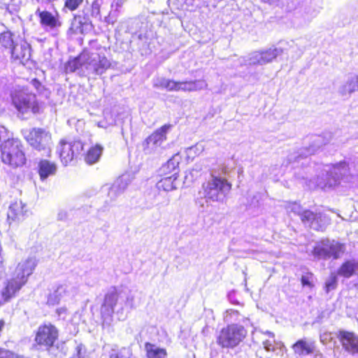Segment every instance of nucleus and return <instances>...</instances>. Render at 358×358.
I'll list each match as a JSON object with an SVG mask.
<instances>
[{"instance_id": "nucleus-1", "label": "nucleus", "mask_w": 358, "mask_h": 358, "mask_svg": "<svg viewBox=\"0 0 358 358\" xmlns=\"http://www.w3.org/2000/svg\"><path fill=\"white\" fill-rule=\"evenodd\" d=\"M105 52V48H99L98 52L82 53L67 63L66 71L77 72L83 76L101 75L110 66V62L106 58Z\"/></svg>"}, {"instance_id": "nucleus-2", "label": "nucleus", "mask_w": 358, "mask_h": 358, "mask_svg": "<svg viewBox=\"0 0 358 358\" xmlns=\"http://www.w3.org/2000/svg\"><path fill=\"white\" fill-rule=\"evenodd\" d=\"M134 306V297L131 294L117 292L115 289L109 290L104 296L101 306V315L103 324H110L113 315L116 314L120 320L126 319L128 313Z\"/></svg>"}, {"instance_id": "nucleus-3", "label": "nucleus", "mask_w": 358, "mask_h": 358, "mask_svg": "<svg viewBox=\"0 0 358 358\" xmlns=\"http://www.w3.org/2000/svg\"><path fill=\"white\" fill-rule=\"evenodd\" d=\"M325 178H318L316 184L321 189L330 188L338 185L341 182H350L355 176L351 173L348 163L341 161L326 166L324 169Z\"/></svg>"}, {"instance_id": "nucleus-4", "label": "nucleus", "mask_w": 358, "mask_h": 358, "mask_svg": "<svg viewBox=\"0 0 358 358\" xmlns=\"http://www.w3.org/2000/svg\"><path fill=\"white\" fill-rule=\"evenodd\" d=\"M201 189L200 194H203L207 203H223L231 190V185L224 178L212 176L203 183Z\"/></svg>"}, {"instance_id": "nucleus-5", "label": "nucleus", "mask_w": 358, "mask_h": 358, "mask_svg": "<svg viewBox=\"0 0 358 358\" xmlns=\"http://www.w3.org/2000/svg\"><path fill=\"white\" fill-rule=\"evenodd\" d=\"M346 250L345 243L329 238L322 239L317 242L313 250V255L322 259H338L342 257Z\"/></svg>"}, {"instance_id": "nucleus-6", "label": "nucleus", "mask_w": 358, "mask_h": 358, "mask_svg": "<svg viewBox=\"0 0 358 358\" xmlns=\"http://www.w3.org/2000/svg\"><path fill=\"white\" fill-rule=\"evenodd\" d=\"M12 103L16 109L26 113L31 111L34 113L39 111L38 103L34 94L30 92L26 87L15 89L11 94Z\"/></svg>"}, {"instance_id": "nucleus-7", "label": "nucleus", "mask_w": 358, "mask_h": 358, "mask_svg": "<svg viewBox=\"0 0 358 358\" xmlns=\"http://www.w3.org/2000/svg\"><path fill=\"white\" fill-rule=\"evenodd\" d=\"M247 333V330L243 326L230 324L220 331L217 343L222 348H234L244 340Z\"/></svg>"}, {"instance_id": "nucleus-8", "label": "nucleus", "mask_w": 358, "mask_h": 358, "mask_svg": "<svg viewBox=\"0 0 358 358\" xmlns=\"http://www.w3.org/2000/svg\"><path fill=\"white\" fill-rule=\"evenodd\" d=\"M1 159L11 166H20L24 164L26 158L22 150V145L17 140L8 139L1 146Z\"/></svg>"}, {"instance_id": "nucleus-9", "label": "nucleus", "mask_w": 358, "mask_h": 358, "mask_svg": "<svg viewBox=\"0 0 358 358\" xmlns=\"http://www.w3.org/2000/svg\"><path fill=\"white\" fill-rule=\"evenodd\" d=\"M26 139L34 149L43 151L45 155H50L52 137L48 131L41 128H34L26 136Z\"/></svg>"}, {"instance_id": "nucleus-10", "label": "nucleus", "mask_w": 358, "mask_h": 358, "mask_svg": "<svg viewBox=\"0 0 358 358\" xmlns=\"http://www.w3.org/2000/svg\"><path fill=\"white\" fill-rule=\"evenodd\" d=\"M282 50L271 47L267 50L255 51L241 58L240 63L244 65H265L272 62L278 56L282 55Z\"/></svg>"}, {"instance_id": "nucleus-11", "label": "nucleus", "mask_w": 358, "mask_h": 358, "mask_svg": "<svg viewBox=\"0 0 358 358\" xmlns=\"http://www.w3.org/2000/svg\"><path fill=\"white\" fill-rule=\"evenodd\" d=\"M58 337V329L52 324L48 323L38 327L36 331L34 341L38 345L50 351L54 347Z\"/></svg>"}, {"instance_id": "nucleus-12", "label": "nucleus", "mask_w": 358, "mask_h": 358, "mask_svg": "<svg viewBox=\"0 0 358 358\" xmlns=\"http://www.w3.org/2000/svg\"><path fill=\"white\" fill-rule=\"evenodd\" d=\"M83 148V145L80 141L61 140L57 147V153L63 165L66 166L77 157Z\"/></svg>"}, {"instance_id": "nucleus-13", "label": "nucleus", "mask_w": 358, "mask_h": 358, "mask_svg": "<svg viewBox=\"0 0 358 358\" xmlns=\"http://www.w3.org/2000/svg\"><path fill=\"white\" fill-rule=\"evenodd\" d=\"M170 125H164L149 136L143 142V151L146 155L157 152L162 143L166 140V134Z\"/></svg>"}, {"instance_id": "nucleus-14", "label": "nucleus", "mask_w": 358, "mask_h": 358, "mask_svg": "<svg viewBox=\"0 0 358 358\" xmlns=\"http://www.w3.org/2000/svg\"><path fill=\"white\" fill-rule=\"evenodd\" d=\"M130 182L129 176L122 175L115 180L111 185H104L102 190L107 192L106 203L108 204L115 201L125 191Z\"/></svg>"}, {"instance_id": "nucleus-15", "label": "nucleus", "mask_w": 358, "mask_h": 358, "mask_svg": "<svg viewBox=\"0 0 358 358\" xmlns=\"http://www.w3.org/2000/svg\"><path fill=\"white\" fill-rule=\"evenodd\" d=\"M26 283L25 278L23 277L20 278L16 275L5 282L4 287L1 292L0 306L15 297L16 294Z\"/></svg>"}, {"instance_id": "nucleus-16", "label": "nucleus", "mask_w": 358, "mask_h": 358, "mask_svg": "<svg viewBox=\"0 0 358 358\" xmlns=\"http://www.w3.org/2000/svg\"><path fill=\"white\" fill-rule=\"evenodd\" d=\"M301 220L305 226L317 231H322L329 222L325 215L314 213L309 210L303 211L301 214Z\"/></svg>"}, {"instance_id": "nucleus-17", "label": "nucleus", "mask_w": 358, "mask_h": 358, "mask_svg": "<svg viewBox=\"0 0 358 358\" xmlns=\"http://www.w3.org/2000/svg\"><path fill=\"white\" fill-rule=\"evenodd\" d=\"M337 338L347 352L351 354L358 352V336L354 333L340 330L337 334Z\"/></svg>"}, {"instance_id": "nucleus-18", "label": "nucleus", "mask_w": 358, "mask_h": 358, "mask_svg": "<svg viewBox=\"0 0 358 358\" xmlns=\"http://www.w3.org/2000/svg\"><path fill=\"white\" fill-rule=\"evenodd\" d=\"M10 54L12 59L19 61L20 63L24 64L27 62L31 57L29 44L24 41L15 43L13 47L10 49Z\"/></svg>"}, {"instance_id": "nucleus-19", "label": "nucleus", "mask_w": 358, "mask_h": 358, "mask_svg": "<svg viewBox=\"0 0 358 358\" xmlns=\"http://www.w3.org/2000/svg\"><path fill=\"white\" fill-rule=\"evenodd\" d=\"M74 292V287L71 285L64 282L59 285L56 289L50 294L48 303L50 305L58 303L62 299L70 296Z\"/></svg>"}, {"instance_id": "nucleus-20", "label": "nucleus", "mask_w": 358, "mask_h": 358, "mask_svg": "<svg viewBox=\"0 0 358 358\" xmlns=\"http://www.w3.org/2000/svg\"><path fill=\"white\" fill-rule=\"evenodd\" d=\"M262 344L267 352H273L276 355L282 356L285 347L281 342H277L274 334L271 332H266L264 334Z\"/></svg>"}, {"instance_id": "nucleus-21", "label": "nucleus", "mask_w": 358, "mask_h": 358, "mask_svg": "<svg viewBox=\"0 0 358 358\" xmlns=\"http://www.w3.org/2000/svg\"><path fill=\"white\" fill-rule=\"evenodd\" d=\"M36 14L38 15L40 18V23L41 26L46 30H53L60 27L62 25L58 17L53 15L48 11H41L38 9Z\"/></svg>"}, {"instance_id": "nucleus-22", "label": "nucleus", "mask_w": 358, "mask_h": 358, "mask_svg": "<svg viewBox=\"0 0 358 358\" xmlns=\"http://www.w3.org/2000/svg\"><path fill=\"white\" fill-rule=\"evenodd\" d=\"M27 206L22 201L12 203L8 211V220L11 221H21L27 214Z\"/></svg>"}, {"instance_id": "nucleus-23", "label": "nucleus", "mask_w": 358, "mask_h": 358, "mask_svg": "<svg viewBox=\"0 0 358 358\" xmlns=\"http://www.w3.org/2000/svg\"><path fill=\"white\" fill-rule=\"evenodd\" d=\"M321 141L320 137H317L314 141L315 145H311L309 148H301L298 152L289 155L288 161L289 163L299 162L301 159L306 158L309 155L315 154L320 147Z\"/></svg>"}, {"instance_id": "nucleus-24", "label": "nucleus", "mask_w": 358, "mask_h": 358, "mask_svg": "<svg viewBox=\"0 0 358 358\" xmlns=\"http://www.w3.org/2000/svg\"><path fill=\"white\" fill-rule=\"evenodd\" d=\"M36 264V259L31 257L22 261L16 267L15 275L20 278L23 277L27 282L28 277L32 274Z\"/></svg>"}, {"instance_id": "nucleus-25", "label": "nucleus", "mask_w": 358, "mask_h": 358, "mask_svg": "<svg viewBox=\"0 0 358 358\" xmlns=\"http://www.w3.org/2000/svg\"><path fill=\"white\" fill-rule=\"evenodd\" d=\"M315 342L302 338L292 345V348L295 355L298 356H306L315 352Z\"/></svg>"}, {"instance_id": "nucleus-26", "label": "nucleus", "mask_w": 358, "mask_h": 358, "mask_svg": "<svg viewBox=\"0 0 358 358\" xmlns=\"http://www.w3.org/2000/svg\"><path fill=\"white\" fill-rule=\"evenodd\" d=\"M358 270V260L355 259L345 261L337 271V275L346 278H350Z\"/></svg>"}, {"instance_id": "nucleus-27", "label": "nucleus", "mask_w": 358, "mask_h": 358, "mask_svg": "<svg viewBox=\"0 0 358 358\" xmlns=\"http://www.w3.org/2000/svg\"><path fill=\"white\" fill-rule=\"evenodd\" d=\"M109 358H131V352L128 348H119L117 345H107L104 347Z\"/></svg>"}, {"instance_id": "nucleus-28", "label": "nucleus", "mask_w": 358, "mask_h": 358, "mask_svg": "<svg viewBox=\"0 0 358 358\" xmlns=\"http://www.w3.org/2000/svg\"><path fill=\"white\" fill-rule=\"evenodd\" d=\"M57 171V165L46 159L41 160L38 164V173L41 180L55 175Z\"/></svg>"}, {"instance_id": "nucleus-29", "label": "nucleus", "mask_w": 358, "mask_h": 358, "mask_svg": "<svg viewBox=\"0 0 358 358\" xmlns=\"http://www.w3.org/2000/svg\"><path fill=\"white\" fill-rule=\"evenodd\" d=\"M180 91L195 92L207 89L208 84L204 80L180 82Z\"/></svg>"}, {"instance_id": "nucleus-30", "label": "nucleus", "mask_w": 358, "mask_h": 358, "mask_svg": "<svg viewBox=\"0 0 358 358\" xmlns=\"http://www.w3.org/2000/svg\"><path fill=\"white\" fill-rule=\"evenodd\" d=\"M145 350L147 358H167L166 349L159 348L155 344L145 343Z\"/></svg>"}, {"instance_id": "nucleus-31", "label": "nucleus", "mask_w": 358, "mask_h": 358, "mask_svg": "<svg viewBox=\"0 0 358 358\" xmlns=\"http://www.w3.org/2000/svg\"><path fill=\"white\" fill-rule=\"evenodd\" d=\"M177 173H173L171 176L161 179L156 185L159 190L169 192L176 189Z\"/></svg>"}, {"instance_id": "nucleus-32", "label": "nucleus", "mask_w": 358, "mask_h": 358, "mask_svg": "<svg viewBox=\"0 0 358 358\" xmlns=\"http://www.w3.org/2000/svg\"><path fill=\"white\" fill-rule=\"evenodd\" d=\"M103 148L99 145L92 147L85 156V162L89 164L96 163L102 154Z\"/></svg>"}, {"instance_id": "nucleus-33", "label": "nucleus", "mask_w": 358, "mask_h": 358, "mask_svg": "<svg viewBox=\"0 0 358 358\" xmlns=\"http://www.w3.org/2000/svg\"><path fill=\"white\" fill-rule=\"evenodd\" d=\"M180 161V156L178 154L173 156L162 167L164 171L177 173L178 165Z\"/></svg>"}, {"instance_id": "nucleus-34", "label": "nucleus", "mask_w": 358, "mask_h": 358, "mask_svg": "<svg viewBox=\"0 0 358 358\" xmlns=\"http://www.w3.org/2000/svg\"><path fill=\"white\" fill-rule=\"evenodd\" d=\"M0 43L6 48L11 49L15 43L13 39V34L10 31H4L0 35Z\"/></svg>"}, {"instance_id": "nucleus-35", "label": "nucleus", "mask_w": 358, "mask_h": 358, "mask_svg": "<svg viewBox=\"0 0 358 358\" xmlns=\"http://www.w3.org/2000/svg\"><path fill=\"white\" fill-rule=\"evenodd\" d=\"M354 92H355L354 89L352 88V83H351L349 78L343 84H342L339 87V88L338 90V94L343 97H348Z\"/></svg>"}, {"instance_id": "nucleus-36", "label": "nucleus", "mask_w": 358, "mask_h": 358, "mask_svg": "<svg viewBox=\"0 0 358 358\" xmlns=\"http://www.w3.org/2000/svg\"><path fill=\"white\" fill-rule=\"evenodd\" d=\"M1 1L10 13L18 11L22 5V0H1Z\"/></svg>"}, {"instance_id": "nucleus-37", "label": "nucleus", "mask_w": 358, "mask_h": 358, "mask_svg": "<svg viewBox=\"0 0 358 358\" xmlns=\"http://www.w3.org/2000/svg\"><path fill=\"white\" fill-rule=\"evenodd\" d=\"M338 285V278L336 274L331 273L330 276L325 282V290L329 292L331 290L335 289Z\"/></svg>"}, {"instance_id": "nucleus-38", "label": "nucleus", "mask_w": 358, "mask_h": 358, "mask_svg": "<svg viewBox=\"0 0 358 358\" xmlns=\"http://www.w3.org/2000/svg\"><path fill=\"white\" fill-rule=\"evenodd\" d=\"M204 150V146L202 143H196L194 146L187 149L189 157H194L195 155H199Z\"/></svg>"}, {"instance_id": "nucleus-39", "label": "nucleus", "mask_w": 358, "mask_h": 358, "mask_svg": "<svg viewBox=\"0 0 358 358\" xmlns=\"http://www.w3.org/2000/svg\"><path fill=\"white\" fill-rule=\"evenodd\" d=\"M83 2V0H65L64 8L71 11L76 10Z\"/></svg>"}, {"instance_id": "nucleus-40", "label": "nucleus", "mask_w": 358, "mask_h": 358, "mask_svg": "<svg viewBox=\"0 0 358 358\" xmlns=\"http://www.w3.org/2000/svg\"><path fill=\"white\" fill-rule=\"evenodd\" d=\"M169 79L158 77L153 80V86L157 88L166 89Z\"/></svg>"}, {"instance_id": "nucleus-41", "label": "nucleus", "mask_w": 358, "mask_h": 358, "mask_svg": "<svg viewBox=\"0 0 358 358\" xmlns=\"http://www.w3.org/2000/svg\"><path fill=\"white\" fill-rule=\"evenodd\" d=\"M71 358H88L86 355V350L85 346L82 344H79L76 348V352L73 354Z\"/></svg>"}, {"instance_id": "nucleus-42", "label": "nucleus", "mask_w": 358, "mask_h": 358, "mask_svg": "<svg viewBox=\"0 0 358 358\" xmlns=\"http://www.w3.org/2000/svg\"><path fill=\"white\" fill-rule=\"evenodd\" d=\"M287 210L288 212L294 213V214H297L301 217V214L303 213L301 206L297 203H289L287 206Z\"/></svg>"}, {"instance_id": "nucleus-43", "label": "nucleus", "mask_w": 358, "mask_h": 358, "mask_svg": "<svg viewBox=\"0 0 358 358\" xmlns=\"http://www.w3.org/2000/svg\"><path fill=\"white\" fill-rule=\"evenodd\" d=\"M10 139L8 132L7 129L1 127H0V149L1 150V146H3L6 143V141Z\"/></svg>"}, {"instance_id": "nucleus-44", "label": "nucleus", "mask_w": 358, "mask_h": 358, "mask_svg": "<svg viewBox=\"0 0 358 358\" xmlns=\"http://www.w3.org/2000/svg\"><path fill=\"white\" fill-rule=\"evenodd\" d=\"M180 82H176L173 80H170L168 82L166 90L168 91H180Z\"/></svg>"}, {"instance_id": "nucleus-45", "label": "nucleus", "mask_w": 358, "mask_h": 358, "mask_svg": "<svg viewBox=\"0 0 358 358\" xmlns=\"http://www.w3.org/2000/svg\"><path fill=\"white\" fill-rule=\"evenodd\" d=\"M332 338L333 337L331 333L328 331H324L320 335V342L324 345L329 343L330 341H331Z\"/></svg>"}, {"instance_id": "nucleus-46", "label": "nucleus", "mask_w": 358, "mask_h": 358, "mask_svg": "<svg viewBox=\"0 0 358 358\" xmlns=\"http://www.w3.org/2000/svg\"><path fill=\"white\" fill-rule=\"evenodd\" d=\"M103 0H95L92 5V12L93 15H98L100 13V6Z\"/></svg>"}, {"instance_id": "nucleus-47", "label": "nucleus", "mask_w": 358, "mask_h": 358, "mask_svg": "<svg viewBox=\"0 0 358 358\" xmlns=\"http://www.w3.org/2000/svg\"><path fill=\"white\" fill-rule=\"evenodd\" d=\"M2 252H3V248H2L1 245H0V277H1L6 273L5 261H4V257H3Z\"/></svg>"}, {"instance_id": "nucleus-48", "label": "nucleus", "mask_w": 358, "mask_h": 358, "mask_svg": "<svg viewBox=\"0 0 358 358\" xmlns=\"http://www.w3.org/2000/svg\"><path fill=\"white\" fill-rule=\"evenodd\" d=\"M15 355L16 354L10 350L0 348V358H15Z\"/></svg>"}, {"instance_id": "nucleus-49", "label": "nucleus", "mask_w": 358, "mask_h": 358, "mask_svg": "<svg viewBox=\"0 0 358 358\" xmlns=\"http://www.w3.org/2000/svg\"><path fill=\"white\" fill-rule=\"evenodd\" d=\"M313 275H303L301 278V283L303 286L311 287L313 286Z\"/></svg>"}, {"instance_id": "nucleus-50", "label": "nucleus", "mask_w": 358, "mask_h": 358, "mask_svg": "<svg viewBox=\"0 0 358 358\" xmlns=\"http://www.w3.org/2000/svg\"><path fill=\"white\" fill-rule=\"evenodd\" d=\"M354 91H358V76H353L349 78Z\"/></svg>"}, {"instance_id": "nucleus-51", "label": "nucleus", "mask_w": 358, "mask_h": 358, "mask_svg": "<svg viewBox=\"0 0 358 358\" xmlns=\"http://www.w3.org/2000/svg\"><path fill=\"white\" fill-rule=\"evenodd\" d=\"M80 17H75L74 19H73V21L72 22V27H71V29H74L76 31L78 29H80V24H81L80 20H78V25L76 27V23L77 22L78 20H80Z\"/></svg>"}, {"instance_id": "nucleus-52", "label": "nucleus", "mask_w": 358, "mask_h": 358, "mask_svg": "<svg viewBox=\"0 0 358 358\" xmlns=\"http://www.w3.org/2000/svg\"><path fill=\"white\" fill-rule=\"evenodd\" d=\"M123 3L121 0H115L113 3L111 4V7L113 8L114 6L116 7V9L118 8H120L122 6Z\"/></svg>"}, {"instance_id": "nucleus-53", "label": "nucleus", "mask_w": 358, "mask_h": 358, "mask_svg": "<svg viewBox=\"0 0 358 358\" xmlns=\"http://www.w3.org/2000/svg\"><path fill=\"white\" fill-rule=\"evenodd\" d=\"M31 84L37 90H38V87L41 85V83L36 79L32 80Z\"/></svg>"}, {"instance_id": "nucleus-54", "label": "nucleus", "mask_w": 358, "mask_h": 358, "mask_svg": "<svg viewBox=\"0 0 358 358\" xmlns=\"http://www.w3.org/2000/svg\"><path fill=\"white\" fill-rule=\"evenodd\" d=\"M313 354H315V358H323L322 353L318 350H315V352Z\"/></svg>"}, {"instance_id": "nucleus-55", "label": "nucleus", "mask_w": 358, "mask_h": 358, "mask_svg": "<svg viewBox=\"0 0 358 358\" xmlns=\"http://www.w3.org/2000/svg\"><path fill=\"white\" fill-rule=\"evenodd\" d=\"M5 325V322L3 320H0V332L1 331L2 329L3 328Z\"/></svg>"}, {"instance_id": "nucleus-56", "label": "nucleus", "mask_w": 358, "mask_h": 358, "mask_svg": "<svg viewBox=\"0 0 358 358\" xmlns=\"http://www.w3.org/2000/svg\"><path fill=\"white\" fill-rule=\"evenodd\" d=\"M106 22L113 23V21H110V14L108 15V17H106Z\"/></svg>"}, {"instance_id": "nucleus-57", "label": "nucleus", "mask_w": 358, "mask_h": 358, "mask_svg": "<svg viewBox=\"0 0 358 358\" xmlns=\"http://www.w3.org/2000/svg\"><path fill=\"white\" fill-rule=\"evenodd\" d=\"M59 219H63V218H64V217H65V214H64V215H63V214H62V213H59Z\"/></svg>"}, {"instance_id": "nucleus-58", "label": "nucleus", "mask_w": 358, "mask_h": 358, "mask_svg": "<svg viewBox=\"0 0 358 358\" xmlns=\"http://www.w3.org/2000/svg\"><path fill=\"white\" fill-rule=\"evenodd\" d=\"M260 358H262V357H260Z\"/></svg>"}]
</instances>
